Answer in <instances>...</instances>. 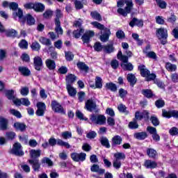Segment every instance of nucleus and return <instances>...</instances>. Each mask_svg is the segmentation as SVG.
Returning <instances> with one entry per match:
<instances>
[{
  "label": "nucleus",
  "mask_w": 178,
  "mask_h": 178,
  "mask_svg": "<svg viewBox=\"0 0 178 178\" xmlns=\"http://www.w3.org/2000/svg\"><path fill=\"white\" fill-rule=\"evenodd\" d=\"M117 6L118 7V13L126 17L133 10L134 3H133V0H119L117 2Z\"/></svg>",
  "instance_id": "f257e3e1"
},
{
  "label": "nucleus",
  "mask_w": 178,
  "mask_h": 178,
  "mask_svg": "<svg viewBox=\"0 0 178 178\" xmlns=\"http://www.w3.org/2000/svg\"><path fill=\"white\" fill-rule=\"evenodd\" d=\"M90 120L95 124H99L100 126H102L106 122V117L103 115L92 114L90 115Z\"/></svg>",
  "instance_id": "f03ea898"
},
{
  "label": "nucleus",
  "mask_w": 178,
  "mask_h": 178,
  "mask_svg": "<svg viewBox=\"0 0 178 178\" xmlns=\"http://www.w3.org/2000/svg\"><path fill=\"white\" fill-rule=\"evenodd\" d=\"M85 109L88 111V112H92L93 111H95L96 113L99 112V110L97 108V102H95V99L94 97L88 99L85 102Z\"/></svg>",
  "instance_id": "7ed1b4c3"
},
{
  "label": "nucleus",
  "mask_w": 178,
  "mask_h": 178,
  "mask_svg": "<svg viewBox=\"0 0 178 178\" xmlns=\"http://www.w3.org/2000/svg\"><path fill=\"white\" fill-rule=\"evenodd\" d=\"M51 109L54 111V112H56V113H62L63 115H65L66 113V111H65V109L63 108V106L59 104L56 100L51 101Z\"/></svg>",
  "instance_id": "20e7f679"
},
{
  "label": "nucleus",
  "mask_w": 178,
  "mask_h": 178,
  "mask_svg": "<svg viewBox=\"0 0 178 178\" xmlns=\"http://www.w3.org/2000/svg\"><path fill=\"white\" fill-rule=\"evenodd\" d=\"M10 154L16 155V156H23V155H24V152L22 149V144H20L19 142L15 143L13 145Z\"/></svg>",
  "instance_id": "39448f33"
},
{
  "label": "nucleus",
  "mask_w": 178,
  "mask_h": 178,
  "mask_svg": "<svg viewBox=\"0 0 178 178\" xmlns=\"http://www.w3.org/2000/svg\"><path fill=\"white\" fill-rule=\"evenodd\" d=\"M94 35H95V33H94L92 31L86 32L81 37L83 44H86L87 47H91L90 45V40H91Z\"/></svg>",
  "instance_id": "423d86ee"
},
{
  "label": "nucleus",
  "mask_w": 178,
  "mask_h": 178,
  "mask_svg": "<svg viewBox=\"0 0 178 178\" xmlns=\"http://www.w3.org/2000/svg\"><path fill=\"white\" fill-rule=\"evenodd\" d=\"M135 119H136V120H143V119L148 120V119H149V112L146 110L143 112L136 111L135 113Z\"/></svg>",
  "instance_id": "0eeeda50"
},
{
  "label": "nucleus",
  "mask_w": 178,
  "mask_h": 178,
  "mask_svg": "<svg viewBox=\"0 0 178 178\" xmlns=\"http://www.w3.org/2000/svg\"><path fill=\"white\" fill-rule=\"evenodd\" d=\"M87 154L86 153H72L71 154V158L74 162H84Z\"/></svg>",
  "instance_id": "6e6552de"
},
{
  "label": "nucleus",
  "mask_w": 178,
  "mask_h": 178,
  "mask_svg": "<svg viewBox=\"0 0 178 178\" xmlns=\"http://www.w3.org/2000/svg\"><path fill=\"white\" fill-rule=\"evenodd\" d=\"M13 104L16 105V106H20L21 105H24V106H30L31 102L29 100V98H21L18 99L15 97V99L13 100Z\"/></svg>",
  "instance_id": "1a4fd4ad"
},
{
  "label": "nucleus",
  "mask_w": 178,
  "mask_h": 178,
  "mask_svg": "<svg viewBox=\"0 0 178 178\" xmlns=\"http://www.w3.org/2000/svg\"><path fill=\"white\" fill-rule=\"evenodd\" d=\"M33 66L35 70L40 72L42 69L43 63L42 58L38 56H36L33 58Z\"/></svg>",
  "instance_id": "9d476101"
},
{
  "label": "nucleus",
  "mask_w": 178,
  "mask_h": 178,
  "mask_svg": "<svg viewBox=\"0 0 178 178\" xmlns=\"http://www.w3.org/2000/svg\"><path fill=\"white\" fill-rule=\"evenodd\" d=\"M36 106L38 108V110L35 112L37 116H44V113H45V110L47 109L45 103L38 102Z\"/></svg>",
  "instance_id": "9b49d317"
},
{
  "label": "nucleus",
  "mask_w": 178,
  "mask_h": 178,
  "mask_svg": "<svg viewBox=\"0 0 178 178\" xmlns=\"http://www.w3.org/2000/svg\"><path fill=\"white\" fill-rule=\"evenodd\" d=\"M39 42H40L43 45H46V47H49L48 49V52H52L54 51V47L51 46L52 45L51 40L41 36L39 38Z\"/></svg>",
  "instance_id": "f8f14e48"
},
{
  "label": "nucleus",
  "mask_w": 178,
  "mask_h": 178,
  "mask_svg": "<svg viewBox=\"0 0 178 178\" xmlns=\"http://www.w3.org/2000/svg\"><path fill=\"white\" fill-rule=\"evenodd\" d=\"M162 116L168 119H170L172 117L178 119V111L175 110L167 111L163 109L162 110Z\"/></svg>",
  "instance_id": "ddd939ff"
},
{
  "label": "nucleus",
  "mask_w": 178,
  "mask_h": 178,
  "mask_svg": "<svg viewBox=\"0 0 178 178\" xmlns=\"http://www.w3.org/2000/svg\"><path fill=\"white\" fill-rule=\"evenodd\" d=\"M101 35L99 36L102 42H106L109 40V36L111 35V30L106 28L104 31H101Z\"/></svg>",
  "instance_id": "4468645a"
},
{
  "label": "nucleus",
  "mask_w": 178,
  "mask_h": 178,
  "mask_svg": "<svg viewBox=\"0 0 178 178\" xmlns=\"http://www.w3.org/2000/svg\"><path fill=\"white\" fill-rule=\"evenodd\" d=\"M29 162L32 165V168L35 172H40V169H41V164L38 159H31L29 160Z\"/></svg>",
  "instance_id": "2eb2a0df"
},
{
  "label": "nucleus",
  "mask_w": 178,
  "mask_h": 178,
  "mask_svg": "<svg viewBox=\"0 0 178 178\" xmlns=\"http://www.w3.org/2000/svg\"><path fill=\"white\" fill-rule=\"evenodd\" d=\"M156 35L159 40L161 38H168V29L160 28L156 30Z\"/></svg>",
  "instance_id": "dca6fc26"
},
{
  "label": "nucleus",
  "mask_w": 178,
  "mask_h": 178,
  "mask_svg": "<svg viewBox=\"0 0 178 178\" xmlns=\"http://www.w3.org/2000/svg\"><path fill=\"white\" fill-rule=\"evenodd\" d=\"M123 142V138L119 135H115L111 138L112 147H116V145H120Z\"/></svg>",
  "instance_id": "f3484780"
},
{
  "label": "nucleus",
  "mask_w": 178,
  "mask_h": 178,
  "mask_svg": "<svg viewBox=\"0 0 178 178\" xmlns=\"http://www.w3.org/2000/svg\"><path fill=\"white\" fill-rule=\"evenodd\" d=\"M8 124H9V120L8 119L1 116L0 117V130H8Z\"/></svg>",
  "instance_id": "a211bd4d"
},
{
  "label": "nucleus",
  "mask_w": 178,
  "mask_h": 178,
  "mask_svg": "<svg viewBox=\"0 0 178 178\" xmlns=\"http://www.w3.org/2000/svg\"><path fill=\"white\" fill-rule=\"evenodd\" d=\"M129 26L131 27H134L135 26H137L138 27H143V26H144V22L143 20L134 17L129 22Z\"/></svg>",
  "instance_id": "6ab92c4d"
},
{
  "label": "nucleus",
  "mask_w": 178,
  "mask_h": 178,
  "mask_svg": "<svg viewBox=\"0 0 178 178\" xmlns=\"http://www.w3.org/2000/svg\"><path fill=\"white\" fill-rule=\"evenodd\" d=\"M95 81V85H94V84L90 85V87L91 88H94V90H95V88H99V89L102 88V77L96 76Z\"/></svg>",
  "instance_id": "aec40b11"
},
{
  "label": "nucleus",
  "mask_w": 178,
  "mask_h": 178,
  "mask_svg": "<svg viewBox=\"0 0 178 178\" xmlns=\"http://www.w3.org/2000/svg\"><path fill=\"white\" fill-rule=\"evenodd\" d=\"M18 71L22 76L25 77H29L31 74V72L29 70L27 67L20 66L18 67Z\"/></svg>",
  "instance_id": "412c9836"
},
{
  "label": "nucleus",
  "mask_w": 178,
  "mask_h": 178,
  "mask_svg": "<svg viewBox=\"0 0 178 178\" xmlns=\"http://www.w3.org/2000/svg\"><path fill=\"white\" fill-rule=\"evenodd\" d=\"M91 172L99 173V175H104L105 173V169L99 168V165L97 164H93L90 168Z\"/></svg>",
  "instance_id": "4be33fe9"
},
{
  "label": "nucleus",
  "mask_w": 178,
  "mask_h": 178,
  "mask_svg": "<svg viewBox=\"0 0 178 178\" xmlns=\"http://www.w3.org/2000/svg\"><path fill=\"white\" fill-rule=\"evenodd\" d=\"M67 86H72L74 82L77 80V76H76L74 74H69L67 76H66L65 78Z\"/></svg>",
  "instance_id": "5701e85b"
},
{
  "label": "nucleus",
  "mask_w": 178,
  "mask_h": 178,
  "mask_svg": "<svg viewBox=\"0 0 178 178\" xmlns=\"http://www.w3.org/2000/svg\"><path fill=\"white\" fill-rule=\"evenodd\" d=\"M144 165L147 168V169H155V168L158 166V164L155 161L146 160L145 161Z\"/></svg>",
  "instance_id": "b1692460"
},
{
  "label": "nucleus",
  "mask_w": 178,
  "mask_h": 178,
  "mask_svg": "<svg viewBox=\"0 0 178 178\" xmlns=\"http://www.w3.org/2000/svg\"><path fill=\"white\" fill-rule=\"evenodd\" d=\"M103 49L106 54H112L115 52V47H113V43L104 45Z\"/></svg>",
  "instance_id": "393cba45"
},
{
  "label": "nucleus",
  "mask_w": 178,
  "mask_h": 178,
  "mask_svg": "<svg viewBox=\"0 0 178 178\" xmlns=\"http://www.w3.org/2000/svg\"><path fill=\"white\" fill-rule=\"evenodd\" d=\"M117 58L122 62V63H129V57L127 56L123 55V53H122V51H119L117 54Z\"/></svg>",
  "instance_id": "a878e982"
},
{
  "label": "nucleus",
  "mask_w": 178,
  "mask_h": 178,
  "mask_svg": "<svg viewBox=\"0 0 178 178\" xmlns=\"http://www.w3.org/2000/svg\"><path fill=\"white\" fill-rule=\"evenodd\" d=\"M14 127L15 130H17L19 131H24L27 128V126H26V124H24V123L23 122H15L14 124Z\"/></svg>",
  "instance_id": "bb28decb"
},
{
  "label": "nucleus",
  "mask_w": 178,
  "mask_h": 178,
  "mask_svg": "<svg viewBox=\"0 0 178 178\" xmlns=\"http://www.w3.org/2000/svg\"><path fill=\"white\" fill-rule=\"evenodd\" d=\"M138 70H140V74L143 77H145L149 74V70H148V69H147L144 65H139Z\"/></svg>",
  "instance_id": "cd10ccee"
},
{
  "label": "nucleus",
  "mask_w": 178,
  "mask_h": 178,
  "mask_svg": "<svg viewBox=\"0 0 178 178\" xmlns=\"http://www.w3.org/2000/svg\"><path fill=\"white\" fill-rule=\"evenodd\" d=\"M127 79L130 83V86H134L137 83V78L134 74H128L127 76Z\"/></svg>",
  "instance_id": "c85d7f7f"
},
{
  "label": "nucleus",
  "mask_w": 178,
  "mask_h": 178,
  "mask_svg": "<svg viewBox=\"0 0 178 178\" xmlns=\"http://www.w3.org/2000/svg\"><path fill=\"white\" fill-rule=\"evenodd\" d=\"M147 154L149 158H152V159H155L156 156H158V152H156V150L152 149V148H147Z\"/></svg>",
  "instance_id": "c756f323"
},
{
  "label": "nucleus",
  "mask_w": 178,
  "mask_h": 178,
  "mask_svg": "<svg viewBox=\"0 0 178 178\" xmlns=\"http://www.w3.org/2000/svg\"><path fill=\"white\" fill-rule=\"evenodd\" d=\"M134 138L137 140H145L148 137L147 132H138L134 134Z\"/></svg>",
  "instance_id": "7c9ffc66"
},
{
  "label": "nucleus",
  "mask_w": 178,
  "mask_h": 178,
  "mask_svg": "<svg viewBox=\"0 0 178 178\" xmlns=\"http://www.w3.org/2000/svg\"><path fill=\"white\" fill-rule=\"evenodd\" d=\"M45 63L47 67H48L49 70H55V67H56V64L54 60L47 59L46 60Z\"/></svg>",
  "instance_id": "2f4dec72"
},
{
  "label": "nucleus",
  "mask_w": 178,
  "mask_h": 178,
  "mask_svg": "<svg viewBox=\"0 0 178 178\" xmlns=\"http://www.w3.org/2000/svg\"><path fill=\"white\" fill-rule=\"evenodd\" d=\"M106 88L107 90H110V91H112L113 92H116V91H118V87L116 86V84L112 82L106 83Z\"/></svg>",
  "instance_id": "473e14b6"
},
{
  "label": "nucleus",
  "mask_w": 178,
  "mask_h": 178,
  "mask_svg": "<svg viewBox=\"0 0 178 178\" xmlns=\"http://www.w3.org/2000/svg\"><path fill=\"white\" fill-rule=\"evenodd\" d=\"M33 9L35 12H44L45 10V6L41 3H35Z\"/></svg>",
  "instance_id": "72a5a7b5"
},
{
  "label": "nucleus",
  "mask_w": 178,
  "mask_h": 178,
  "mask_svg": "<svg viewBox=\"0 0 178 178\" xmlns=\"http://www.w3.org/2000/svg\"><path fill=\"white\" fill-rule=\"evenodd\" d=\"M23 20L24 22L26 20V23L29 26H33V24H35V19H34V17H33L30 14H28Z\"/></svg>",
  "instance_id": "f704fd0d"
},
{
  "label": "nucleus",
  "mask_w": 178,
  "mask_h": 178,
  "mask_svg": "<svg viewBox=\"0 0 178 178\" xmlns=\"http://www.w3.org/2000/svg\"><path fill=\"white\" fill-rule=\"evenodd\" d=\"M29 154H30L31 158H33V159L40 158V156H41V150L31 149L30 150Z\"/></svg>",
  "instance_id": "c9c22d12"
},
{
  "label": "nucleus",
  "mask_w": 178,
  "mask_h": 178,
  "mask_svg": "<svg viewBox=\"0 0 178 178\" xmlns=\"http://www.w3.org/2000/svg\"><path fill=\"white\" fill-rule=\"evenodd\" d=\"M121 67H122L123 70H127L128 72H131L134 69V66L131 63H122L121 64Z\"/></svg>",
  "instance_id": "e433bc0d"
},
{
  "label": "nucleus",
  "mask_w": 178,
  "mask_h": 178,
  "mask_svg": "<svg viewBox=\"0 0 178 178\" xmlns=\"http://www.w3.org/2000/svg\"><path fill=\"white\" fill-rule=\"evenodd\" d=\"M76 66L78 67V69L79 70H82V72H88V69L89 67H88L87 65H86V63H83V62H79L76 64Z\"/></svg>",
  "instance_id": "4c0bfd02"
},
{
  "label": "nucleus",
  "mask_w": 178,
  "mask_h": 178,
  "mask_svg": "<svg viewBox=\"0 0 178 178\" xmlns=\"http://www.w3.org/2000/svg\"><path fill=\"white\" fill-rule=\"evenodd\" d=\"M13 16L14 19H16V17H19V22L24 23V20L23 19V10H22V9L18 8V12L13 13Z\"/></svg>",
  "instance_id": "58836bf2"
},
{
  "label": "nucleus",
  "mask_w": 178,
  "mask_h": 178,
  "mask_svg": "<svg viewBox=\"0 0 178 178\" xmlns=\"http://www.w3.org/2000/svg\"><path fill=\"white\" fill-rule=\"evenodd\" d=\"M67 90L70 97H76L77 91L76 90V89H74V88H73V86H72V85H67Z\"/></svg>",
  "instance_id": "ea45409f"
},
{
  "label": "nucleus",
  "mask_w": 178,
  "mask_h": 178,
  "mask_svg": "<svg viewBox=\"0 0 178 178\" xmlns=\"http://www.w3.org/2000/svg\"><path fill=\"white\" fill-rule=\"evenodd\" d=\"M6 97L8 98V99H12L13 102V100L16 99V97H15V90H6Z\"/></svg>",
  "instance_id": "a19ab883"
},
{
  "label": "nucleus",
  "mask_w": 178,
  "mask_h": 178,
  "mask_svg": "<svg viewBox=\"0 0 178 178\" xmlns=\"http://www.w3.org/2000/svg\"><path fill=\"white\" fill-rule=\"evenodd\" d=\"M118 109L121 113H124V115H129V111H127V107H126V105L123 104H120L118 106Z\"/></svg>",
  "instance_id": "79ce46f5"
},
{
  "label": "nucleus",
  "mask_w": 178,
  "mask_h": 178,
  "mask_svg": "<svg viewBox=\"0 0 178 178\" xmlns=\"http://www.w3.org/2000/svg\"><path fill=\"white\" fill-rule=\"evenodd\" d=\"M100 143L103 147H106V148H111V144H109V140L106 138L105 136H102L100 138Z\"/></svg>",
  "instance_id": "37998d69"
},
{
  "label": "nucleus",
  "mask_w": 178,
  "mask_h": 178,
  "mask_svg": "<svg viewBox=\"0 0 178 178\" xmlns=\"http://www.w3.org/2000/svg\"><path fill=\"white\" fill-rule=\"evenodd\" d=\"M83 34H84V29L83 28H80L79 29L73 31L74 38H80Z\"/></svg>",
  "instance_id": "c03bdc74"
},
{
  "label": "nucleus",
  "mask_w": 178,
  "mask_h": 178,
  "mask_svg": "<svg viewBox=\"0 0 178 178\" xmlns=\"http://www.w3.org/2000/svg\"><path fill=\"white\" fill-rule=\"evenodd\" d=\"M165 67L168 72H176V70L177 69V66H176V65L170 63H166Z\"/></svg>",
  "instance_id": "a18cd8bd"
},
{
  "label": "nucleus",
  "mask_w": 178,
  "mask_h": 178,
  "mask_svg": "<svg viewBox=\"0 0 178 178\" xmlns=\"http://www.w3.org/2000/svg\"><path fill=\"white\" fill-rule=\"evenodd\" d=\"M61 17H63V14H62V11L60 10H56V18H55V23L58 24L60 23Z\"/></svg>",
  "instance_id": "49530a36"
},
{
  "label": "nucleus",
  "mask_w": 178,
  "mask_h": 178,
  "mask_svg": "<svg viewBox=\"0 0 178 178\" xmlns=\"http://www.w3.org/2000/svg\"><path fill=\"white\" fill-rule=\"evenodd\" d=\"M90 15L92 16V19H95V20H97L98 22L102 21V17L97 11L91 12Z\"/></svg>",
  "instance_id": "de8ad7c7"
},
{
  "label": "nucleus",
  "mask_w": 178,
  "mask_h": 178,
  "mask_svg": "<svg viewBox=\"0 0 178 178\" xmlns=\"http://www.w3.org/2000/svg\"><path fill=\"white\" fill-rule=\"evenodd\" d=\"M142 94H143V95L146 97V98H152V97H154V93H152V90L149 89L143 90Z\"/></svg>",
  "instance_id": "09e8293b"
},
{
  "label": "nucleus",
  "mask_w": 178,
  "mask_h": 178,
  "mask_svg": "<svg viewBox=\"0 0 178 178\" xmlns=\"http://www.w3.org/2000/svg\"><path fill=\"white\" fill-rule=\"evenodd\" d=\"M91 24L94 26V27H96V29L101 30V31H104L105 29H106L105 28V26H104V24L99 23L97 22H91Z\"/></svg>",
  "instance_id": "8fccbe9b"
},
{
  "label": "nucleus",
  "mask_w": 178,
  "mask_h": 178,
  "mask_svg": "<svg viewBox=\"0 0 178 178\" xmlns=\"http://www.w3.org/2000/svg\"><path fill=\"white\" fill-rule=\"evenodd\" d=\"M32 51H40L41 49V44L37 41L32 42L31 45Z\"/></svg>",
  "instance_id": "3c124183"
},
{
  "label": "nucleus",
  "mask_w": 178,
  "mask_h": 178,
  "mask_svg": "<svg viewBox=\"0 0 178 178\" xmlns=\"http://www.w3.org/2000/svg\"><path fill=\"white\" fill-rule=\"evenodd\" d=\"M16 138V133L13 132V131H7L6 132V138L7 140H15V138Z\"/></svg>",
  "instance_id": "603ef678"
},
{
  "label": "nucleus",
  "mask_w": 178,
  "mask_h": 178,
  "mask_svg": "<svg viewBox=\"0 0 178 178\" xmlns=\"http://www.w3.org/2000/svg\"><path fill=\"white\" fill-rule=\"evenodd\" d=\"M57 145H60V147H65V148H70V145L67 142H65L61 139H57Z\"/></svg>",
  "instance_id": "864d4df0"
},
{
  "label": "nucleus",
  "mask_w": 178,
  "mask_h": 178,
  "mask_svg": "<svg viewBox=\"0 0 178 178\" xmlns=\"http://www.w3.org/2000/svg\"><path fill=\"white\" fill-rule=\"evenodd\" d=\"M95 51L97 52H101L104 49V46L99 42H96L93 46Z\"/></svg>",
  "instance_id": "5fc2aeb1"
},
{
  "label": "nucleus",
  "mask_w": 178,
  "mask_h": 178,
  "mask_svg": "<svg viewBox=\"0 0 178 178\" xmlns=\"http://www.w3.org/2000/svg\"><path fill=\"white\" fill-rule=\"evenodd\" d=\"M29 92H30V90L29 89V87L24 86L21 88L20 94L23 97H27Z\"/></svg>",
  "instance_id": "6e6d98bb"
},
{
  "label": "nucleus",
  "mask_w": 178,
  "mask_h": 178,
  "mask_svg": "<svg viewBox=\"0 0 178 178\" xmlns=\"http://www.w3.org/2000/svg\"><path fill=\"white\" fill-rule=\"evenodd\" d=\"M114 157L115 158V160L120 161V159H124L126 158V154L122 152H117L114 154Z\"/></svg>",
  "instance_id": "4d7b16f0"
},
{
  "label": "nucleus",
  "mask_w": 178,
  "mask_h": 178,
  "mask_svg": "<svg viewBox=\"0 0 178 178\" xmlns=\"http://www.w3.org/2000/svg\"><path fill=\"white\" fill-rule=\"evenodd\" d=\"M158 6L161 8V9H166V6H168V3H165L163 0H155Z\"/></svg>",
  "instance_id": "13d9d810"
},
{
  "label": "nucleus",
  "mask_w": 178,
  "mask_h": 178,
  "mask_svg": "<svg viewBox=\"0 0 178 178\" xmlns=\"http://www.w3.org/2000/svg\"><path fill=\"white\" fill-rule=\"evenodd\" d=\"M19 47L21 49H27V48H29V43L26 40H22L19 43Z\"/></svg>",
  "instance_id": "bf43d9fd"
},
{
  "label": "nucleus",
  "mask_w": 178,
  "mask_h": 178,
  "mask_svg": "<svg viewBox=\"0 0 178 178\" xmlns=\"http://www.w3.org/2000/svg\"><path fill=\"white\" fill-rule=\"evenodd\" d=\"M17 35V31L15 29H11L6 32V35H7V37H16Z\"/></svg>",
  "instance_id": "052dcab7"
},
{
  "label": "nucleus",
  "mask_w": 178,
  "mask_h": 178,
  "mask_svg": "<svg viewBox=\"0 0 178 178\" xmlns=\"http://www.w3.org/2000/svg\"><path fill=\"white\" fill-rule=\"evenodd\" d=\"M55 25H56V32L57 33V34H63V29H62V27L60 26V22H58V24H57L56 22H55Z\"/></svg>",
  "instance_id": "680f3d73"
},
{
  "label": "nucleus",
  "mask_w": 178,
  "mask_h": 178,
  "mask_svg": "<svg viewBox=\"0 0 178 178\" xmlns=\"http://www.w3.org/2000/svg\"><path fill=\"white\" fill-rule=\"evenodd\" d=\"M61 137L64 140H67L69 138H72V133L70 131H64L61 134Z\"/></svg>",
  "instance_id": "e2e57ef3"
},
{
  "label": "nucleus",
  "mask_w": 178,
  "mask_h": 178,
  "mask_svg": "<svg viewBox=\"0 0 178 178\" xmlns=\"http://www.w3.org/2000/svg\"><path fill=\"white\" fill-rule=\"evenodd\" d=\"M10 113L11 115H13V116H15V118H17L18 119H20V118H22V113H20L17 110L10 109Z\"/></svg>",
  "instance_id": "0e129e2a"
},
{
  "label": "nucleus",
  "mask_w": 178,
  "mask_h": 178,
  "mask_svg": "<svg viewBox=\"0 0 178 178\" xmlns=\"http://www.w3.org/2000/svg\"><path fill=\"white\" fill-rule=\"evenodd\" d=\"M52 15H54V11L51 10H47L43 14V17H44V19H49L52 17Z\"/></svg>",
  "instance_id": "69168bd1"
},
{
  "label": "nucleus",
  "mask_w": 178,
  "mask_h": 178,
  "mask_svg": "<svg viewBox=\"0 0 178 178\" xmlns=\"http://www.w3.org/2000/svg\"><path fill=\"white\" fill-rule=\"evenodd\" d=\"M113 168H115L117 170L120 169V168L122 166V162L120 161V160L114 159L113 161Z\"/></svg>",
  "instance_id": "338daca9"
},
{
  "label": "nucleus",
  "mask_w": 178,
  "mask_h": 178,
  "mask_svg": "<svg viewBox=\"0 0 178 178\" xmlns=\"http://www.w3.org/2000/svg\"><path fill=\"white\" fill-rule=\"evenodd\" d=\"M150 120L153 124V126H159V120H158V118L155 117V116H152L150 118Z\"/></svg>",
  "instance_id": "774afa93"
}]
</instances>
